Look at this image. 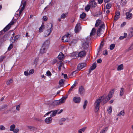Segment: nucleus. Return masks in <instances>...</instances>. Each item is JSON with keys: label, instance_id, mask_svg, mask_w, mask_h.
<instances>
[{"label": "nucleus", "instance_id": "412c9836", "mask_svg": "<svg viewBox=\"0 0 133 133\" xmlns=\"http://www.w3.org/2000/svg\"><path fill=\"white\" fill-rule=\"evenodd\" d=\"M67 98V97L65 96L64 97H62L61 99H60L59 101L60 102V103H64L66 98Z\"/></svg>", "mask_w": 133, "mask_h": 133}, {"label": "nucleus", "instance_id": "4d7b16f0", "mask_svg": "<svg viewBox=\"0 0 133 133\" xmlns=\"http://www.w3.org/2000/svg\"><path fill=\"white\" fill-rule=\"evenodd\" d=\"M5 128L3 125H0V130H4L5 129Z\"/></svg>", "mask_w": 133, "mask_h": 133}, {"label": "nucleus", "instance_id": "39448f33", "mask_svg": "<svg viewBox=\"0 0 133 133\" xmlns=\"http://www.w3.org/2000/svg\"><path fill=\"white\" fill-rule=\"evenodd\" d=\"M14 22L13 21H11L3 29L4 32L7 31L9 30L11 27V25L14 24Z\"/></svg>", "mask_w": 133, "mask_h": 133}, {"label": "nucleus", "instance_id": "13d9d810", "mask_svg": "<svg viewBox=\"0 0 133 133\" xmlns=\"http://www.w3.org/2000/svg\"><path fill=\"white\" fill-rule=\"evenodd\" d=\"M77 42V40L76 39H74L71 42V43H73L75 44Z\"/></svg>", "mask_w": 133, "mask_h": 133}, {"label": "nucleus", "instance_id": "72a5a7b5", "mask_svg": "<svg viewBox=\"0 0 133 133\" xmlns=\"http://www.w3.org/2000/svg\"><path fill=\"white\" fill-rule=\"evenodd\" d=\"M13 81L12 78H11L10 80H8L6 83V84L7 85H9L11 83H12Z\"/></svg>", "mask_w": 133, "mask_h": 133}, {"label": "nucleus", "instance_id": "052dcab7", "mask_svg": "<svg viewBox=\"0 0 133 133\" xmlns=\"http://www.w3.org/2000/svg\"><path fill=\"white\" fill-rule=\"evenodd\" d=\"M66 17V15L64 14H63L61 16V18H64Z\"/></svg>", "mask_w": 133, "mask_h": 133}, {"label": "nucleus", "instance_id": "bb28decb", "mask_svg": "<svg viewBox=\"0 0 133 133\" xmlns=\"http://www.w3.org/2000/svg\"><path fill=\"white\" fill-rule=\"evenodd\" d=\"M66 119L65 118H61L59 122V123L60 125H62L63 124V122L65 121Z\"/></svg>", "mask_w": 133, "mask_h": 133}, {"label": "nucleus", "instance_id": "c756f323", "mask_svg": "<svg viewBox=\"0 0 133 133\" xmlns=\"http://www.w3.org/2000/svg\"><path fill=\"white\" fill-rule=\"evenodd\" d=\"M64 54L62 52H60L57 57V58H64Z\"/></svg>", "mask_w": 133, "mask_h": 133}, {"label": "nucleus", "instance_id": "49530a36", "mask_svg": "<svg viewBox=\"0 0 133 133\" xmlns=\"http://www.w3.org/2000/svg\"><path fill=\"white\" fill-rule=\"evenodd\" d=\"M108 127H106L103 130H102L100 132V133H101L102 132V133H105V132L107 130Z\"/></svg>", "mask_w": 133, "mask_h": 133}, {"label": "nucleus", "instance_id": "69168bd1", "mask_svg": "<svg viewBox=\"0 0 133 133\" xmlns=\"http://www.w3.org/2000/svg\"><path fill=\"white\" fill-rule=\"evenodd\" d=\"M14 130L13 132L14 133H17L18 132L19 129H15Z\"/></svg>", "mask_w": 133, "mask_h": 133}, {"label": "nucleus", "instance_id": "9b49d317", "mask_svg": "<svg viewBox=\"0 0 133 133\" xmlns=\"http://www.w3.org/2000/svg\"><path fill=\"white\" fill-rule=\"evenodd\" d=\"M128 36V37L129 38H131L133 36V27L129 29Z\"/></svg>", "mask_w": 133, "mask_h": 133}, {"label": "nucleus", "instance_id": "20e7f679", "mask_svg": "<svg viewBox=\"0 0 133 133\" xmlns=\"http://www.w3.org/2000/svg\"><path fill=\"white\" fill-rule=\"evenodd\" d=\"M70 35L69 34H67L64 36L62 38V41L65 42H68L70 40Z\"/></svg>", "mask_w": 133, "mask_h": 133}, {"label": "nucleus", "instance_id": "6e6552de", "mask_svg": "<svg viewBox=\"0 0 133 133\" xmlns=\"http://www.w3.org/2000/svg\"><path fill=\"white\" fill-rule=\"evenodd\" d=\"M80 25V23L77 24L76 25L74 30L75 33L78 32L81 29V28Z\"/></svg>", "mask_w": 133, "mask_h": 133}, {"label": "nucleus", "instance_id": "2f4dec72", "mask_svg": "<svg viewBox=\"0 0 133 133\" xmlns=\"http://www.w3.org/2000/svg\"><path fill=\"white\" fill-rule=\"evenodd\" d=\"M86 16V14L84 13L83 12L80 15V18L82 19H84Z\"/></svg>", "mask_w": 133, "mask_h": 133}, {"label": "nucleus", "instance_id": "4c0bfd02", "mask_svg": "<svg viewBox=\"0 0 133 133\" xmlns=\"http://www.w3.org/2000/svg\"><path fill=\"white\" fill-rule=\"evenodd\" d=\"M76 55H77V54L76 52H73L71 54L70 56L71 57L75 58V57H76Z\"/></svg>", "mask_w": 133, "mask_h": 133}, {"label": "nucleus", "instance_id": "a19ab883", "mask_svg": "<svg viewBox=\"0 0 133 133\" xmlns=\"http://www.w3.org/2000/svg\"><path fill=\"white\" fill-rule=\"evenodd\" d=\"M115 46V44H111L110 46V50H113Z\"/></svg>", "mask_w": 133, "mask_h": 133}, {"label": "nucleus", "instance_id": "f03ea898", "mask_svg": "<svg viewBox=\"0 0 133 133\" xmlns=\"http://www.w3.org/2000/svg\"><path fill=\"white\" fill-rule=\"evenodd\" d=\"M90 39V37H88L82 39V47L83 49H87L88 47V43Z\"/></svg>", "mask_w": 133, "mask_h": 133}, {"label": "nucleus", "instance_id": "bf43d9fd", "mask_svg": "<svg viewBox=\"0 0 133 133\" xmlns=\"http://www.w3.org/2000/svg\"><path fill=\"white\" fill-rule=\"evenodd\" d=\"M25 36L27 38L28 37H31V36L30 35L29 33L28 32L26 33L25 34Z\"/></svg>", "mask_w": 133, "mask_h": 133}, {"label": "nucleus", "instance_id": "a878e982", "mask_svg": "<svg viewBox=\"0 0 133 133\" xmlns=\"http://www.w3.org/2000/svg\"><path fill=\"white\" fill-rule=\"evenodd\" d=\"M76 83V81H75V82L73 84V85H72L71 88H70V89L69 90V91L68 92V93L69 94H70V92H71L72 89L74 88L75 87H76V85L75 84V83Z\"/></svg>", "mask_w": 133, "mask_h": 133}, {"label": "nucleus", "instance_id": "09e8293b", "mask_svg": "<svg viewBox=\"0 0 133 133\" xmlns=\"http://www.w3.org/2000/svg\"><path fill=\"white\" fill-rule=\"evenodd\" d=\"M44 28V26H41L40 27L39 29V31L40 32H41L43 31L42 30Z\"/></svg>", "mask_w": 133, "mask_h": 133}, {"label": "nucleus", "instance_id": "f257e3e1", "mask_svg": "<svg viewBox=\"0 0 133 133\" xmlns=\"http://www.w3.org/2000/svg\"><path fill=\"white\" fill-rule=\"evenodd\" d=\"M114 92V89H112L110 91L108 96L105 97L104 95H103L98 98L96 100L95 102L96 104L95 108V112H97L99 110L100 103L101 102L102 105H104L112 97Z\"/></svg>", "mask_w": 133, "mask_h": 133}, {"label": "nucleus", "instance_id": "2eb2a0df", "mask_svg": "<svg viewBox=\"0 0 133 133\" xmlns=\"http://www.w3.org/2000/svg\"><path fill=\"white\" fill-rule=\"evenodd\" d=\"M125 15L126 16V18L128 19H130L132 18V14L129 12H127Z\"/></svg>", "mask_w": 133, "mask_h": 133}, {"label": "nucleus", "instance_id": "e2e57ef3", "mask_svg": "<svg viewBox=\"0 0 133 133\" xmlns=\"http://www.w3.org/2000/svg\"><path fill=\"white\" fill-rule=\"evenodd\" d=\"M57 61L56 59H54L52 61V64H54L56 63Z\"/></svg>", "mask_w": 133, "mask_h": 133}, {"label": "nucleus", "instance_id": "603ef678", "mask_svg": "<svg viewBox=\"0 0 133 133\" xmlns=\"http://www.w3.org/2000/svg\"><path fill=\"white\" fill-rule=\"evenodd\" d=\"M103 55H107L108 54V51L106 50H104L103 51Z\"/></svg>", "mask_w": 133, "mask_h": 133}, {"label": "nucleus", "instance_id": "6ab92c4d", "mask_svg": "<svg viewBox=\"0 0 133 133\" xmlns=\"http://www.w3.org/2000/svg\"><path fill=\"white\" fill-rule=\"evenodd\" d=\"M60 103V102L59 100L55 101L52 103L51 105L54 106H56L59 105Z\"/></svg>", "mask_w": 133, "mask_h": 133}, {"label": "nucleus", "instance_id": "0e129e2a", "mask_svg": "<svg viewBox=\"0 0 133 133\" xmlns=\"http://www.w3.org/2000/svg\"><path fill=\"white\" fill-rule=\"evenodd\" d=\"M7 107V105H4L2 106L1 107V109H4L5 108H6Z\"/></svg>", "mask_w": 133, "mask_h": 133}, {"label": "nucleus", "instance_id": "338daca9", "mask_svg": "<svg viewBox=\"0 0 133 133\" xmlns=\"http://www.w3.org/2000/svg\"><path fill=\"white\" fill-rule=\"evenodd\" d=\"M43 20H44L45 21H46L47 20L48 18L46 16H44L43 17Z\"/></svg>", "mask_w": 133, "mask_h": 133}, {"label": "nucleus", "instance_id": "5701e85b", "mask_svg": "<svg viewBox=\"0 0 133 133\" xmlns=\"http://www.w3.org/2000/svg\"><path fill=\"white\" fill-rule=\"evenodd\" d=\"M59 111V110L58 109L54 111H52V114L50 115V116L53 117L55 116Z\"/></svg>", "mask_w": 133, "mask_h": 133}, {"label": "nucleus", "instance_id": "f3484780", "mask_svg": "<svg viewBox=\"0 0 133 133\" xmlns=\"http://www.w3.org/2000/svg\"><path fill=\"white\" fill-rule=\"evenodd\" d=\"M47 49L46 48H45L42 46L40 50V53L42 54L46 52Z\"/></svg>", "mask_w": 133, "mask_h": 133}, {"label": "nucleus", "instance_id": "aec40b11", "mask_svg": "<svg viewBox=\"0 0 133 133\" xmlns=\"http://www.w3.org/2000/svg\"><path fill=\"white\" fill-rule=\"evenodd\" d=\"M90 6L92 8H95L96 6V3L94 1H91L90 2Z\"/></svg>", "mask_w": 133, "mask_h": 133}, {"label": "nucleus", "instance_id": "393cba45", "mask_svg": "<svg viewBox=\"0 0 133 133\" xmlns=\"http://www.w3.org/2000/svg\"><path fill=\"white\" fill-rule=\"evenodd\" d=\"M101 22V20L99 19L97 20L96 21V23L95 25V26H98L100 25Z\"/></svg>", "mask_w": 133, "mask_h": 133}, {"label": "nucleus", "instance_id": "de8ad7c7", "mask_svg": "<svg viewBox=\"0 0 133 133\" xmlns=\"http://www.w3.org/2000/svg\"><path fill=\"white\" fill-rule=\"evenodd\" d=\"M39 59H35L34 62V64H35L36 66L37 64V63L39 61Z\"/></svg>", "mask_w": 133, "mask_h": 133}, {"label": "nucleus", "instance_id": "864d4df0", "mask_svg": "<svg viewBox=\"0 0 133 133\" xmlns=\"http://www.w3.org/2000/svg\"><path fill=\"white\" fill-rule=\"evenodd\" d=\"M34 72V69H32L30 70L29 72V75L31 74H33Z\"/></svg>", "mask_w": 133, "mask_h": 133}, {"label": "nucleus", "instance_id": "79ce46f5", "mask_svg": "<svg viewBox=\"0 0 133 133\" xmlns=\"http://www.w3.org/2000/svg\"><path fill=\"white\" fill-rule=\"evenodd\" d=\"M111 6V4L110 3H108L107 4L106 6V8L107 9H109L110 8Z\"/></svg>", "mask_w": 133, "mask_h": 133}, {"label": "nucleus", "instance_id": "423d86ee", "mask_svg": "<svg viewBox=\"0 0 133 133\" xmlns=\"http://www.w3.org/2000/svg\"><path fill=\"white\" fill-rule=\"evenodd\" d=\"M96 62L94 63L89 69L88 74H89L90 73L91 71L94 70L96 68Z\"/></svg>", "mask_w": 133, "mask_h": 133}, {"label": "nucleus", "instance_id": "cd10ccee", "mask_svg": "<svg viewBox=\"0 0 133 133\" xmlns=\"http://www.w3.org/2000/svg\"><path fill=\"white\" fill-rule=\"evenodd\" d=\"M96 32V29L94 28H92V30L91 32L90 33V36H93L95 34Z\"/></svg>", "mask_w": 133, "mask_h": 133}, {"label": "nucleus", "instance_id": "c9c22d12", "mask_svg": "<svg viewBox=\"0 0 133 133\" xmlns=\"http://www.w3.org/2000/svg\"><path fill=\"white\" fill-rule=\"evenodd\" d=\"M133 49V43L132 44L130 47L126 50V52H128Z\"/></svg>", "mask_w": 133, "mask_h": 133}, {"label": "nucleus", "instance_id": "6e6d98bb", "mask_svg": "<svg viewBox=\"0 0 133 133\" xmlns=\"http://www.w3.org/2000/svg\"><path fill=\"white\" fill-rule=\"evenodd\" d=\"M46 74H47V75L48 76H51L52 75L51 72L49 70L47 71Z\"/></svg>", "mask_w": 133, "mask_h": 133}, {"label": "nucleus", "instance_id": "c85d7f7f", "mask_svg": "<svg viewBox=\"0 0 133 133\" xmlns=\"http://www.w3.org/2000/svg\"><path fill=\"white\" fill-rule=\"evenodd\" d=\"M126 3V0H121V5L122 6L125 5Z\"/></svg>", "mask_w": 133, "mask_h": 133}, {"label": "nucleus", "instance_id": "f8f14e48", "mask_svg": "<svg viewBox=\"0 0 133 133\" xmlns=\"http://www.w3.org/2000/svg\"><path fill=\"white\" fill-rule=\"evenodd\" d=\"M49 43V41L48 40H46L44 42L42 46L48 49V48Z\"/></svg>", "mask_w": 133, "mask_h": 133}, {"label": "nucleus", "instance_id": "dca6fc26", "mask_svg": "<svg viewBox=\"0 0 133 133\" xmlns=\"http://www.w3.org/2000/svg\"><path fill=\"white\" fill-rule=\"evenodd\" d=\"M120 15V12L119 11H117L115 12L114 17L115 20L117 21L119 18Z\"/></svg>", "mask_w": 133, "mask_h": 133}, {"label": "nucleus", "instance_id": "b1692460", "mask_svg": "<svg viewBox=\"0 0 133 133\" xmlns=\"http://www.w3.org/2000/svg\"><path fill=\"white\" fill-rule=\"evenodd\" d=\"M17 39V38L16 37V36H13V37H11V39H10V41L12 43H13Z\"/></svg>", "mask_w": 133, "mask_h": 133}, {"label": "nucleus", "instance_id": "7c9ffc66", "mask_svg": "<svg viewBox=\"0 0 133 133\" xmlns=\"http://www.w3.org/2000/svg\"><path fill=\"white\" fill-rule=\"evenodd\" d=\"M123 69V64H121L120 65L118 66L117 68L118 70H121Z\"/></svg>", "mask_w": 133, "mask_h": 133}, {"label": "nucleus", "instance_id": "3c124183", "mask_svg": "<svg viewBox=\"0 0 133 133\" xmlns=\"http://www.w3.org/2000/svg\"><path fill=\"white\" fill-rule=\"evenodd\" d=\"M103 45V42L101 43L99 46V51H101L102 50L101 49L102 48V47Z\"/></svg>", "mask_w": 133, "mask_h": 133}, {"label": "nucleus", "instance_id": "5fc2aeb1", "mask_svg": "<svg viewBox=\"0 0 133 133\" xmlns=\"http://www.w3.org/2000/svg\"><path fill=\"white\" fill-rule=\"evenodd\" d=\"M22 4H23V7H25V5H26V2H23V1H22L21 5H22Z\"/></svg>", "mask_w": 133, "mask_h": 133}, {"label": "nucleus", "instance_id": "f704fd0d", "mask_svg": "<svg viewBox=\"0 0 133 133\" xmlns=\"http://www.w3.org/2000/svg\"><path fill=\"white\" fill-rule=\"evenodd\" d=\"M88 101L87 100H85V101L84 104L83 106V108L84 109H85L86 108V107L88 103Z\"/></svg>", "mask_w": 133, "mask_h": 133}, {"label": "nucleus", "instance_id": "e433bc0d", "mask_svg": "<svg viewBox=\"0 0 133 133\" xmlns=\"http://www.w3.org/2000/svg\"><path fill=\"white\" fill-rule=\"evenodd\" d=\"M15 126L14 124L12 125L10 127V130L11 131H14V128H15Z\"/></svg>", "mask_w": 133, "mask_h": 133}, {"label": "nucleus", "instance_id": "c03bdc74", "mask_svg": "<svg viewBox=\"0 0 133 133\" xmlns=\"http://www.w3.org/2000/svg\"><path fill=\"white\" fill-rule=\"evenodd\" d=\"M102 30L100 28H98L97 30V33L98 36H99L100 35V32L102 31Z\"/></svg>", "mask_w": 133, "mask_h": 133}, {"label": "nucleus", "instance_id": "ddd939ff", "mask_svg": "<svg viewBox=\"0 0 133 133\" xmlns=\"http://www.w3.org/2000/svg\"><path fill=\"white\" fill-rule=\"evenodd\" d=\"M52 119L51 117H48L45 119L44 121L46 123L49 124L51 123Z\"/></svg>", "mask_w": 133, "mask_h": 133}, {"label": "nucleus", "instance_id": "473e14b6", "mask_svg": "<svg viewBox=\"0 0 133 133\" xmlns=\"http://www.w3.org/2000/svg\"><path fill=\"white\" fill-rule=\"evenodd\" d=\"M124 89L122 88H121V91H120V95L121 96H122L123 95L124 92Z\"/></svg>", "mask_w": 133, "mask_h": 133}, {"label": "nucleus", "instance_id": "37998d69", "mask_svg": "<svg viewBox=\"0 0 133 133\" xmlns=\"http://www.w3.org/2000/svg\"><path fill=\"white\" fill-rule=\"evenodd\" d=\"M104 27L105 25L104 24H102L99 26V28H100V29L102 30V29L103 30L104 28Z\"/></svg>", "mask_w": 133, "mask_h": 133}, {"label": "nucleus", "instance_id": "58836bf2", "mask_svg": "<svg viewBox=\"0 0 133 133\" xmlns=\"http://www.w3.org/2000/svg\"><path fill=\"white\" fill-rule=\"evenodd\" d=\"M107 111L109 114L111 113L112 111V108L111 106L109 108H108Z\"/></svg>", "mask_w": 133, "mask_h": 133}, {"label": "nucleus", "instance_id": "4be33fe9", "mask_svg": "<svg viewBox=\"0 0 133 133\" xmlns=\"http://www.w3.org/2000/svg\"><path fill=\"white\" fill-rule=\"evenodd\" d=\"M65 80L63 79H61L60 80L59 82V84L60 85V87H62L63 85L64 84Z\"/></svg>", "mask_w": 133, "mask_h": 133}, {"label": "nucleus", "instance_id": "a211bd4d", "mask_svg": "<svg viewBox=\"0 0 133 133\" xmlns=\"http://www.w3.org/2000/svg\"><path fill=\"white\" fill-rule=\"evenodd\" d=\"M79 93L81 95H82L83 94L84 92V89L82 86H80L79 87Z\"/></svg>", "mask_w": 133, "mask_h": 133}, {"label": "nucleus", "instance_id": "1a4fd4ad", "mask_svg": "<svg viewBox=\"0 0 133 133\" xmlns=\"http://www.w3.org/2000/svg\"><path fill=\"white\" fill-rule=\"evenodd\" d=\"M86 55V52L85 51L83 50L79 52L78 55V57L81 58L84 57Z\"/></svg>", "mask_w": 133, "mask_h": 133}, {"label": "nucleus", "instance_id": "774afa93", "mask_svg": "<svg viewBox=\"0 0 133 133\" xmlns=\"http://www.w3.org/2000/svg\"><path fill=\"white\" fill-rule=\"evenodd\" d=\"M102 62L101 59H99L97 61V62L98 63H101Z\"/></svg>", "mask_w": 133, "mask_h": 133}, {"label": "nucleus", "instance_id": "7ed1b4c3", "mask_svg": "<svg viewBox=\"0 0 133 133\" xmlns=\"http://www.w3.org/2000/svg\"><path fill=\"white\" fill-rule=\"evenodd\" d=\"M47 30L44 32L45 36H48L52 31L53 28V25L51 23H48L47 24Z\"/></svg>", "mask_w": 133, "mask_h": 133}, {"label": "nucleus", "instance_id": "8fccbe9b", "mask_svg": "<svg viewBox=\"0 0 133 133\" xmlns=\"http://www.w3.org/2000/svg\"><path fill=\"white\" fill-rule=\"evenodd\" d=\"M124 113L123 111H121L119 114H118L117 115L118 116H119L121 115H122L123 116H124V115L123 113Z\"/></svg>", "mask_w": 133, "mask_h": 133}, {"label": "nucleus", "instance_id": "0eeeda50", "mask_svg": "<svg viewBox=\"0 0 133 133\" xmlns=\"http://www.w3.org/2000/svg\"><path fill=\"white\" fill-rule=\"evenodd\" d=\"M86 64L85 63H79L78 64L77 66L78 70H80L81 69L86 66Z\"/></svg>", "mask_w": 133, "mask_h": 133}, {"label": "nucleus", "instance_id": "9d476101", "mask_svg": "<svg viewBox=\"0 0 133 133\" xmlns=\"http://www.w3.org/2000/svg\"><path fill=\"white\" fill-rule=\"evenodd\" d=\"M73 101L75 103H79L80 102L81 98L79 97H75L73 98Z\"/></svg>", "mask_w": 133, "mask_h": 133}, {"label": "nucleus", "instance_id": "ea45409f", "mask_svg": "<svg viewBox=\"0 0 133 133\" xmlns=\"http://www.w3.org/2000/svg\"><path fill=\"white\" fill-rule=\"evenodd\" d=\"M90 6L88 5L87 6H86L85 8V9L86 11H88L90 9Z\"/></svg>", "mask_w": 133, "mask_h": 133}, {"label": "nucleus", "instance_id": "a18cd8bd", "mask_svg": "<svg viewBox=\"0 0 133 133\" xmlns=\"http://www.w3.org/2000/svg\"><path fill=\"white\" fill-rule=\"evenodd\" d=\"M13 47V45L12 44H11L9 46L8 48V50H10Z\"/></svg>", "mask_w": 133, "mask_h": 133}, {"label": "nucleus", "instance_id": "4468645a", "mask_svg": "<svg viewBox=\"0 0 133 133\" xmlns=\"http://www.w3.org/2000/svg\"><path fill=\"white\" fill-rule=\"evenodd\" d=\"M60 60V61L58 62V63L61 62L59 64V65L58 66V69L59 71H60L61 70V67L62 65L64 64L63 62H62L63 61L64 59H58Z\"/></svg>", "mask_w": 133, "mask_h": 133}, {"label": "nucleus", "instance_id": "680f3d73", "mask_svg": "<svg viewBox=\"0 0 133 133\" xmlns=\"http://www.w3.org/2000/svg\"><path fill=\"white\" fill-rule=\"evenodd\" d=\"M87 127H85L83 128H82L81 129H80V130H81L82 131H83V132H84L85 130L86 129Z\"/></svg>", "mask_w": 133, "mask_h": 133}]
</instances>
